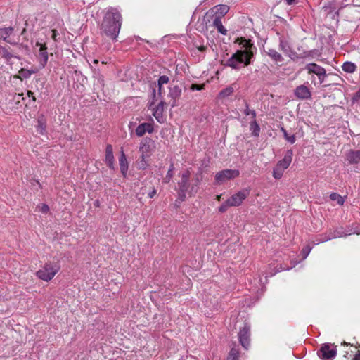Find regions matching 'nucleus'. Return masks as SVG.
Segmentation results:
<instances>
[{
    "label": "nucleus",
    "mask_w": 360,
    "mask_h": 360,
    "mask_svg": "<svg viewBox=\"0 0 360 360\" xmlns=\"http://www.w3.org/2000/svg\"><path fill=\"white\" fill-rule=\"evenodd\" d=\"M240 44L245 50L237 51L226 61L224 65L239 70L241 67L251 63V58L253 57L252 49L255 47L250 39H241Z\"/></svg>",
    "instance_id": "obj_1"
},
{
    "label": "nucleus",
    "mask_w": 360,
    "mask_h": 360,
    "mask_svg": "<svg viewBox=\"0 0 360 360\" xmlns=\"http://www.w3.org/2000/svg\"><path fill=\"white\" fill-rule=\"evenodd\" d=\"M122 25V16L115 8L107 11L101 24V32L112 40H117Z\"/></svg>",
    "instance_id": "obj_2"
},
{
    "label": "nucleus",
    "mask_w": 360,
    "mask_h": 360,
    "mask_svg": "<svg viewBox=\"0 0 360 360\" xmlns=\"http://www.w3.org/2000/svg\"><path fill=\"white\" fill-rule=\"evenodd\" d=\"M60 270V265L57 262L49 261L42 265L36 272V276L46 282L51 281Z\"/></svg>",
    "instance_id": "obj_3"
},
{
    "label": "nucleus",
    "mask_w": 360,
    "mask_h": 360,
    "mask_svg": "<svg viewBox=\"0 0 360 360\" xmlns=\"http://www.w3.org/2000/svg\"><path fill=\"white\" fill-rule=\"evenodd\" d=\"M154 149L155 143L151 139H145L141 141L139 148L142 158L141 168L144 169L146 167L147 159L151 155Z\"/></svg>",
    "instance_id": "obj_4"
},
{
    "label": "nucleus",
    "mask_w": 360,
    "mask_h": 360,
    "mask_svg": "<svg viewBox=\"0 0 360 360\" xmlns=\"http://www.w3.org/2000/svg\"><path fill=\"white\" fill-rule=\"evenodd\" d=\"M240 175L238 169H224L217 172L215 175V181L218 184L225 183L229 180L233 179Z\"/></svg>",
    "instance_id": "obj_5"
},
{
    "label": "nucleus",
    "mask_w": 360,
    "mask_h": 360,
    "mask_svg": "<svg viewBox=\"0 0 360 360\" xmlns=\"http://www.w3.org/2000/svg\"><path fill=\"white\" fill-rule=\"evenodd\" d=\"M319 357L323 360H333L337 354L335 347L330 344H323L317 352Z\"/></svg>",
    "instance_id": "obj_6"
},
{
    "label": "nucleus",
    "mask_w": 360,
    "mask_h": 360,
    "mask_svg": "<svg viewBox=\"0 0 360 360\" xmlns=\"http://www.w3.org/2000/svg\"><path fill=\"white\" fill-rule=\"evenodd\" d=\"M250 191L248 188H243L238 191L227 199L228 203L231 205V207L240 206L244 200L250 195Z\"/></svg>",
    "instance_id": "obj_7"
},
{
    "label": "nucleus",
    "mask_w": 360,
    "mask_h": 360,
    "mask_svg": "<svg viewBox=\"0 0 360 360\" xmlns=\"http://www.w3.org/2000/svg\"><path fill=\"white\" fill-rule=\"evenodd\" d=\"M342 227H338L335 229H329L324 234L321 236V238L318 240V243L330 240L333 238L344 237L347 236Z\"/></svg>",
    "instance_id": "obj_8"
},
{
    "label": "nucleus",
    "mask_w": 360,
    "mask_h": 360,
    "mask_svg": "<svg viewBox=\"0 0 360 360\" xmlns=\"http://www.w3.org/2000/svg\"><path fill=\"white\" fill-rule=\"evenodd\" d=\"M190 175L191 174L188 170L185 171L181 175L180 181L178 183L179 188V197L181 201L184 200L186 198V192L188 188Z\"/></svg>",
    "instance_id": "obj_9"
},
{
    "label": "nucleus",
    "mask_w": 360,
    "mask_h": 360,
    "mask_svg": "<svg viewBox=\"0 0 360 360\" xmlns=\"http://www.w3.org/2000/svg\"><path fill=\"white\" fill-rule=\"evenodd\" d=\"M309 74H315L318 76L320 83H323L326 75V70L316 63H309L305 66Z\"/></svg>",
    "instance_id": "obj_10"
},
{
    "label": "nucleus",
    "mask_w": 360,
    "mask_h": 360,
    "mask_svg": "<svg viewBox=\"0 0 360 360\" xmlns=\"http://www.w3.org/2000/svg\"><path fill=\"white\" fill-rule=\"evenodd\" d=\"M250 328L247 324L243 327L238 333V338L241 345L245 348L248 349L250 346Z\"/></svg>",
    "instance_id": "obj_11"
},
{
    "label": "nucleus",
    "mask_w": 360,
    "mask_h": 360,
    "mask_svg": "<svg viewBox=\"0 0 360 360\" xmlns=\"http://www.w3.org/2000/svg\"><path fill=\"white\" fill-rule=\"evenodd\" d=\"M345 160L350 165L358 164L360 162V150H349L345 155Z\"/></svg>",
    "instance_id": "obj_12"
},
{
    "label": "nucleus",
    "mask_w": 360,
    "mask_h": 360,
    "mask_svg": "<svg viewBox=\"0 0 360 360\" xmlns=\"http://www.w3.org/2000/svg\"><path fill=\"white\" fill-rule=\"evenodd\" d=\"M37 72H38L37 68H32V69L21 68L18 71V74L15 75L13 76V78L19 79L21 81H22L23 79L30 78L32 76V75H33Z\"/></svg>",
    "instance_id": "obj_13"
},
{
    "label": "nucleus",
    "mask_w": 360,
    "mask_h": 360,
    "mask_svg": "<svg viewBox=\"0 0 360 360\" xmlns=\"http://www.w3.org/2000/svg\"><path fill=\"white\" fill-rule=\"evenodd\" d=\"M295 96L300 99H307L311 97V91L304 85L297 86L295 90Z\"/></svg>",
    "instance_id": "obj_14"
},
{
    "label": "nucleus",
    "mask_w": 360,
    "mask_h": 360,
    "mask_svg": "<svg viewBox=\"0 0 360 360\" xmlns=\"http://www.w3.org/2000/svg\"><path fill=\"white\" fill-rule=\"evenodd\" d=\"M153 129L154 127L151 123H143L137 127L135 132L138 136H143L146 133L153 132Z\"/></svg>",
    "instance_id": "obj_15"
},
{
    "label": "nucleus",
    "mask_w": 360,
    "mask_h": 360,
    "mask_svg": "<svg viewBox=\"0 0 360 360\" xmlns=\"http://www.w3.org/2000/svg\"><path fill=\"white\" fill-rule=\"evenodd\" d=\"M292 150L291 149L288 150L283 158L277 163V165L284 169H286L292 162Z\"/></svg>",
    "instance_id": "obj_16"
},
{
    "label": "nucleus",
    "mask_w": 360,
    "mask_h": 360,
    "mask_svg": "<svg viewBox=\"0 0 360 360\" xmlns=\"http://www.w3.org/2000/svg\"><path fill=\"white\" fill-rule=\"evenodd\" d=\"M105 162L110 169H115L113 149L110 144L107 145L105 149Z\"/></svg>",
    "instance_id": "obj_17"
},
{
    "label": "nucleus",
    "mask_w": 360,
    "mask_h": 360,
    "mask_svg": "<svg viewBox=\"0 0 360 360\" xmlns=\"http://www.w3.org/2000/svg\"><path fill=\"white\" fill-rule=\"evenodd\" d=\"M37 46H39V63L41 68H44L48 61V52L46 46L44 44L37 43Z\"/></svg>",
    "instance_id": "obj_18"
},
{
    "label": "nucleus",
    "mask_w": 360,
    "mask_h": 360,
    "mask_svg": "<svg viewBox=\"0 0 360 360\" xmlns=\"http://www.w3.org/2000/svg\"><path fill=\"white\" fill-rule=\"evenodd\" d=\"M119 165L121 173L122 174L124 177H126L127 174L129 165L127 157L123 150H122L120 153V156L119 158Z\"/></svg>",
    "instance_id": "obj_19"
},
{
    "label": "nucleus",
    "mask_w": 360,
    "mask_h": 360,
    "mask_svg": "<svg viewBox=\"0 0 360 360\" xmlns=\"http://www.w3.org/2000/svg\"><path fill=\"white\" fill-rule=\"evenodd\" d=\"M148 110H150L152 115L158 119V104L156 103L155 89L154 88L152 89L151 100L148 103Z\"/></svg>",
    "instance_id": "obj_20"
},
{
    "label": "nucleus",
    "mask_w": 360,
    "mask_h": 360,
    "mask_svg": "<svg viewBox=\"0 0 360 360\" xmlns=\"http://www.w3.org/2000/svg\"><path fill=\"white\" fill-rule=\"evenodd\" d=\"M279 47L280 49L287 56H290V53L292 52L290 42L285 38H280Z\"/></svg>",
    "instance_id": "obj_21"
},
{
    "label": "nucleus",
    "mask_w": 360,
    "mask_h": 360,
    "mask_svg": "<svg viewBox=\"0 0 360 360\" xmlns=\"http://www.w3.org/2000/svg\"><path fill=\"white\" fill-rule=\"evenodd\" d=\"M213 25L217 28V31L221 34L226 35L227 34L226 29L223 26L221 18L215 17L213 20Z\"/></svg>",
    "instance_id": "obj_22"
},
{
    "label": "nucleus",
    "mask_w": 360,
    "mask_h": 360,
    "mask_svg": "<svg viewBox=\"0 0 360 360\" xmlns=\"http://www.w3.org/2000/svg\"><path fill=\"white\" fill-rule=\"evenodd\" d=\"M266 52L267 55L276 62H281L283 60L282 56L274 49H269Z\"/></svg>",
    "instance_id": "obj_23"
},
{
    "label": "nucleus",
    "mask_w": 360,
    "mask_h": 360,
    "mask_svg": "<svg viewBox=\"0 0 360 360\" xmlns=\"http://www.w3.org/2000/svg\"><path fill=\"white\" fill-rule=\"evenodd\" d=\"M250 131L253 136L257 137L259 136L260 127L257 122L256 120H252L250 123Z\"/></svg>",
    "instance_id": "obj_24"
},
{
    "label": "nucleus",
    "mask_w": 360,
    "mask_h": 360,
    "mask_svg": "<svg viewBox=\"0 0 360 360\" xmlns=\"http://www.w3.org/2000/svg\"><path fill=\"white\" fill-rule=\"evenodd\" d=\"M342 70L348 72V73H353L356 70V65L352 62H345L343 63L342 66Z\"/></svg>",
    "instance_id": "obj_25"
},
{
    "label": "nucleus",
    "mask_w": 360,
    "mask_h": 360,
    "mask_svg": "<svg viewBox=\"0 0 360 360\" xmlns=\"http://www.w3.org/2000/svg\"><path fill=\"white\" fill-rule=\"evenodd\" d=\"M13 28L11 27H3L0 28V38L4 41H6L7 38L13 32Z\"/></svg>",
    "instance_id": "obj_26"
},
{
    "label": "nucleus",
    "mask_w": 360,
    "mask_h": 360,
    "mask_svg": "<svg viewBox=\"0 0 360 360\" xmlns=\"http://www.w3.org/2000/svg\"><path fill=\"white\" fill-rule=\"evenodd\" d=\"M234 92V88L233 86H229L224 89H222L219 92V97L220 98H226L231 96Z\"/></svg>",
    "instance_id": "obj_27"
},
{
    "label": "nucleus",
    "mask_w": 360,
    "mask_h": 360,
    "mask_svg": "<svg viewBox=\"0 0 360 360\" xmlns=\"http://www.w3.org/2000/svg\"><path fill=\"white\" fill-rule=\"evenodd\" d=\"M284 170H285L284 169L281 168V167H279L276 165V167L273 169V176L276 179H280L283 174Z\"/></svg>",
    "instance_id": "obj_28"
},
{
    "label": "nucleus",
    "mask_w": 360,
    "mask_h": 360,
    "mask_svg": "<svg viewBox=\"0 0 360 360\" xmlns=\"http://www.w3.org/2000/svg\"><path fill=\"white\" fill-rule=\"evenodd\" d=\"M1 49H2V57L4 58L7 60V62L9 63L11 60V59L14 58L20 59V58H18V56H15L11 53L6 49L1 48Z\"/></svg>",
    "instance_id": "obj_29"
},
{
    "label": "nucleus",
    "mask_w": 360,
    "mask_h": 360,
    "mask_svg": "<svg viewBox=\"0 0 360 360\" xmlns=\"http://www.w3.org/2000/svg\"><path fill=\"white\" fill-rule=\"evenodd\" d=\"M330 198L333 201H336L337 203L340 205H342L345 202L344 198L337 193H332L330 195Z\"/></svg>",
    "instance_id": "obj_30"
},
{
    "label": "nucleus",
    "mask_w": 360,
    "mask_h": 360,
    "mask_svg": "<svg viewBox=\"0 0 360 360\" xmlns=\"http://www.w3.org/2000/svg\"><path fill=\"white\" fill-rule=\"evenodd\" d=\"M207 47L204 45H198L194 44H193V49H192V52L194 54H198V52L201 53H204L205 51L207 50Z\"/></svg>",
    "instance_id": "obj_31"
},
{
    "label": "nucleus",
    "mask_w": 360,
    "mask_h": 360,
    "mask_svg": "<svg viewBox=\"0 0 360 360\" xmlns=\"http://www.w3.org/2000/svg\"><path fill=\"white\" fill-rule=\"evenodd\" d=\"M281 131L283 132V136L284 138L288 141L290 142V143H294L296 141V139H295V135H291L290 136L287 131L283 128V127H281Z\"/></svg>",
    "instance_id": "obj_32"
},
{
    "label": "nucleus",
    "mask_w": 360,
    "mask_h": 360,
    "mask_svg": "<svg viewBox=\"0 0 360 360\" xmlns=\"http://www.w3.org/2000/svg\"><path fill=\"white\" fill-rule=\"evenodd\" d=\"M239 352L238 349L232 348L229 352L227 360H238Z\"/></svg>",
    "instance_id": "obj_33"
},
{
    "label": "nucleus",
    "mask_w": 360,
    "mask_h": 360,
    "mask_svg": "<svg viewBox=\"0 0 360 360\" xmlns=\"http://www.w3.org/2000/svg\"><path fill=\"white\" fill-rule=\"evenodd\" d=\"M181 89L177 86H174V87L170 88V94L173 98L179 97L181 95Z\"/></svg>",
    "instance_id": "obj_34"
},
{
    "label": "nucleus",
    "mask_w": 360,
    "mask_h": 360,
    "mask_svg": "<svg viewBox=\"0 0 360 360\" xmlns=\"http://www.w3.org/2000/svg\"><path fill=\"white\" fill-rule=\"evenodd\" d=\"M174 165L171 164L170 167L167 172L166 176L163 179L165 183H168L174 176Z\"/></svg>",
    "instance_id": "obj_35"
},
{
    "label": "nucleus",
    "mask_w": 360,
    "mask_h": 360,
    "mask_svg": "<svg viewBox=\"0 0 360 360\" xmlns=\"http://www.w3.org/2000/svg\"><path fill=\"white\" fill-rule=\"evenodd\" d=\"M243 113L245 115H251L252 116V120H256L255 117H256V112L255 110H250L249 108V105L246 103H245V108L243 111Z\"/></svg>",
    "instance_id": "obj_36"
},
{
    "label": "nucleus",
    "mask_w": 360,
    "mask_h": 360,
    "mask_svg": "<svg viewBox=\"0 0 360 360\" xmlns=\"http://www.w3.org/2000/svg\"><path fill=\"white\" fill-rule=\"evenodd\" d=\"M215 8L217 10V12L219 13L222 15L226 14L229 10V7L226 5H218L215 7Z\"/></svg>",
    "instance_id": "obj_37"
},
{
    "label": "nucleus",
    "mask_w": 360,
    "mask_h": 360,
    "mask_svg": "<svg viewBox=\"0 0 360 360\" xmlns=\"http://www.w3.org/2000/svg\"><path fill=\"white\" fill-rule=\"evenodd\" d=\"M169 77L167 75H162L159 77V94H161V86L163 84H167L169 82Z\"/></svg>",
    "instance_id": "obj_38"
},
{
    "label": "nucleus",
    "mask_w": 360,
    "mask_h": 360,
    "mask_svg": "<svg viewBox=\"0 0 360 360\" xmlns=\"http://www.w3.org/2000/svg\"><path fill=\"white\" fill-rule=\"evenodd\" d=\"M311 249H312V247H310L309 245H307L302 250L301 254L302 255L303 259H305L308 257Z\"/></svg>",
    "instance_id": "obj_39"
},
{
    "label": "nucleus",
    "mask_w": 360,
    "mask_h": 360,
    "mask_svg": "<svg viewBox=\"0 0 360 360\" xmlns=\"http://www.w3.org/2000/svg\"><path fill=\"white\" fill-rule=\"evenodd\" d=\"M37 209L42 212V213H47L49 210V206L46 205V204H44V203H42V204H40L37 207Z\"/></svg>",
    "instance_id": "obj_40"
},
{
    "label": "nucleus",
    "mask_w": 360,
    "mask_h": 360,
    "mask_svg": "<svg viewBox=\"0 0 360 360\" xmlns=\"http://www.w3.org/2000/svg\"><path fill=\"white\" fill-rule=\"evenodd\" d=\"M229 207H231V205L228 203V200H226L224 203H222L219 207V212L224 213L225 212Z\"/></svg>",
    "instance_id": "obj_41"
},
{
    "label": "nucleus",
    "mask_w": 360,
    "mask_h": 360,
    "mask_svg": "<svg viewBox=\"0 0 360 360\" xmlns=\"http://www.w3.org/2000/svg\"><path fill=\"white\" fill-rule=\"evenodd\" d=\"M205 87V84H193L191 85V89L192 91H200V90H202Z\"/></svg>",
    "instance_id": "obj_42"
},
{
    "label": "nucleus",
    "mask_w": 360,
    "mask_h": 360,
    "mask_svg": "<svg viewBox=\"0 0 360 360\" xmlns=\"http://www.w3.org/2000/svg\"><path fill=\"white\" fill-rule=\"evenodd\" d=\"M51 32H52V35H51V37L52 39L54 40V41H56V37H57V31L56 30H51Z\"/></svg>",
    "instance_id": "obj_43"
},
{
    "label": "nucleus",
    "mask_w": 360,
    "mask_h": 360,
    "mask_svg": "<svg viewBox=\"0 0 360 360\" xmlns=\"http://www.w3.org/2000/svg\"><path fill=\"white\" fill-rule=\"evenodd\" d=\"M27 95L28 97H32L33 101H36L35 97L33 96V92H32L31 91H28Z\"/></svg>",
    "instance_id": "obj_44"
},
{
    "label": "nucleus",
    "mask_w": 360,
    "mask_h": 360,
    "mask_svg": "<svg viewBox=\"0 0 360 360\" xmlns=\"http://www.w3.org/2000/svg\"><path fill=\"white\" fill-rule=\"evenodd\" d=\"M310 56H311V51L304 53L303 56H300V58H307V57H310Z\"/></svg>",
    "instance_id": "obj_45"
},
{
    "label": "nucleus",
    "mask_w": 360,
    "mask_h": 360,
    "mask_svg": "<svg viewBox=\"0 0 360 360\" xmlns=\"http://www.w3.org/2000/svg\"><path fill=\"white\" fill-rule=\"evenodd\" d=\"M288 5H292L295 3L296 0H284Z\"/></svg>",
    "instance_id": "obj_46"
},
{
    "label": "nucleus",
    "mask_w": 360,
    "mask_h": 360,
    "mask_svg": "<svg viewBox=\"0 0 360 360\" xmlns=\"http://www.w3.org/2000/svg\"><path fill=\"white\" fill-rule=\"evenodd\" d=\"M352 360H360V351H358Z\"/></svg>",
    "instance_id": "obj_47"
},
{
    "label": "nucleus",
    "mask_w": 360,
    "mask_h": 360,
    "mask_svg": "<svg viewBox=\"0 0 360 360\" xmlns=\"http://www.w3.org/2000/svg\"><path fill=\"white\" fill-rule=\"evenodd\" d=\"M155 193V191H153L152 193H149L150 197L153 198V196L154 195Z\"/></svg>",
    "instance_id": "obj_48"
},
{
    "label": "nucleus",
    "mask_w": 360,
    "mask_h": 360,
    "mask_svg": "<svg viewBox=\"0 0 360 360\" xmlns=\"http://www.w3.org/2000/svg\"><path fill=\"white\" fill-rule=\"evenodd\" d=\"M93 63H94V64H98V60L97 59H94V60H93Z\"/></svg>",
    "instance_id": "obj_49"
},
{
    "label": "nucleus",
    "mask_w": 360,
    "mask_h": 360,
    "mask_svg": "<svg viewBox=\"0 0 360 360\" xmlns=\"http://www.w3.org/2000/svg\"><path fill=\"white\" fill-rule=\"evenodd\" d=\"M285 269H285V268H282V267H281V269H280V270H279V271H283V270H285ZM287 269H289L288 268Z\"/></svg>",
    "instance_id": "obj_50"
},
{
    "label": "nucleus",
    "mask_w": 360,
    "mask_h": 360,
    "mask_svg": "<svg viewBox=\"0 0 360 360\" xmlns=\"http://www.w3.org/2000/svg\"><path fill=\"white\" fill-rule=\"evenodd\" d=\"M221 195H218V196H217V200H220V199H221Z\"/></svg>",
    "instance_id": "obj_51"
},
{
    "label": "nucleus",
    "mask_w": 360,
    "mask_h": 360,
    "mask_svg": "<svg viewBox=\"0 0 360 360\" xmlns=\"http://www.w3.org/2000/svg\"><path fill=\"white\" fill-rule=\"evenodd\" d=\"M196 181H197V184H198L200 182V179L198 178H197Z\"/></svg>",
    "instance_id": "obj_52"
},
{
    "label": "nucleus",
    "mask_w": 360,
    "mask_h": 360,
    "mask_svg": "<svg viewBox=\"0 0 360 360\" xmlns=\"http://www.w3.org/2000/svg\"><path fill=\"white\" fill-rule=\"evenodd\" d=\"M199 58H204V55L201 56H199Z\"/></svg>",
    "instance_id": "obj_53"
},
{
    "label": "nucleus",
    "mask_w": 360,
    "mask_h": 360,
    "mask_svg": "<svg viewBox=\"0 0 360 360\" xmlns=\"http://www.w3.org/2000/svg\"><path fill=\"white\" fill-rule=\"evenodd\" d=\"M186 280H187L188 282L190 281L189 278H186Z\"/></svg>",
    "instance_id": "obj_54"
},
{
    "label": "nucleus",
    "mask_w": 360,
    "mask_h": 360,
    "mask_svg": "<svg viewBox=\"0 0 360 360\" xmlns=\"http://www.w3.org/2000/svg\"><path fill=\"white\" fill-rule=\"evenodd\" d=\"M102 63H103V64H105V63H106V62H105V61H103V62H102Z\"/></svg>",
    "instance_id": "obj_55"
}]
</instances>
